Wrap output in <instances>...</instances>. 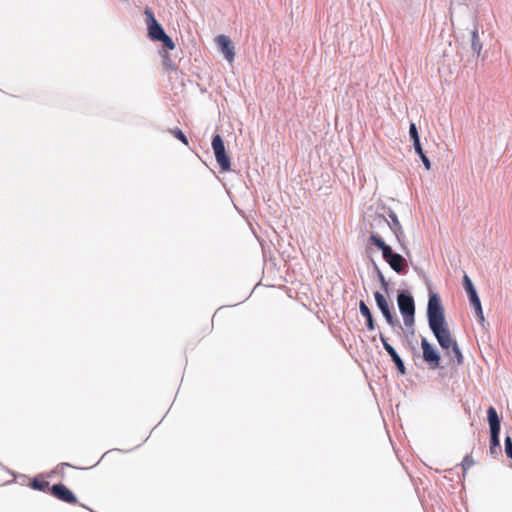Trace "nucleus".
Listing matches in <instances>:
<instances>
[{
    "label": "nucleus",
    "mask_w": 512,
    "mask_h": 512,
    "mask_svg": "<svg viewBox=\"0 0 512 512\" xmlns=\"http://www.w3.org/2000/svg\"><path fill=\"white\" fill-rule=\"evenodd\" d=\"M380 280H381V282H382V284H383L384 288L386 289V287H387V283H386V281H385V279H384V277H383V275H382V274H380Z\"/></svg>",
    "instance_id": "c85d7f7f"
},
{
    "label": "nucleus",
    "mask_w": 512,
    "mask_h": 512,
    "mask_svg": "<svg viewBox=\"0 0 512 512\" xmlns=\"http://www.w3.org/2000/svg\"><path fill=\"white\" fill-rule=\"evenodd\" d=\"M380 340H381V342L383 344V347L386 350V352L391 356V358H392L393 362L395 363L398 371L402 375H404L406 373L405 366H404V363H403L402 359L397 354L396 350L388 343L387 338L383 334H380Z\"/></svg>",
    "instance_id": "ddd939ff"
},
{
    "label": "nucleus",
    "mask_w": 512,
    "mask_h": 512,
    "mask_svg": "<svg viewBox=\"0 0 512 512\" xmlns=\"http://www.w3.org/2000/svg\"><path fill=\"white\" fill-rule=\"evenodd\" d=\"M145 14V22L148 29V36L151 40L157 41L161 38L165 32L162 26L156 20L152 10L150 8H146L144 11Z\"/></svg>",
    "instance_id": "0eeeda50"
},
{
    "label": "nucleus",
    "mask_w": 512,
    "mask_h": 512,
    "mask_svg": "<svg viewBox=\"0 0 512 512\" xmlns=\"http://www.w3.org/2000/svg\"><path fill=\"white\" fill-rule=\"evenodd\" d=\"M466 292H467V294L469 296V300L478 297V294H477V291H476L475 288H472V289H470V290H468Z\"/></svg>",
    "instance_id": "cd10ccee"
},
{
    "label": "nucleus",
    "mask_w": 512,
    "mask_h": 512,
    "mask_svg": "<svg viewBox=\"0 0 512 512\" xmlns=\"http://www.w3.org/2000/svg\"><path fill=\"white\" fill-rule=\"evenodd\" d=\"M391 222L389 226V230L393 231L398 241H401V238L403 237V230L401 227V224L397 218V216L394 213L390 214Z\"/></svg>",
    "instance_id": "2eb2a0df"
},
{
    "label": "nucleus",
    "mask_w": 512,
    "mask_h": 512,
    "mask_svg": "<svg viewBox=\"0 0 512 512\" xmlns=\"http://www.w3.org/2000/svg\"><path fill=\"white\" fill-rule=\"evenodd\" d=\"M427 315L429 327L442 349L448 351L453 348L457 342L451 336L445 320L444 309L437 294H431L429 297ZM447 354L449 355V352Z\"/></svg>",
    "instance_id": "f257e3e1"
},
{
    "label": "nucleus",
    "mask_w": 512,
    "mask_h": 512,
    "mask_svg": "<svg viewBox=\"0 0 512 512\" xmlns=\"http://www.w3.org/2000/svg\"><path fill=\"white\" fill-rule=\"evenodd\" d=\"M425 168L427 170H429L431 168V163H430V160L427 158V156L425 154H422V155H419Z\"/></svg>",
    "instance_id": "bb28decb"
},
{
    "label": "nucleus",
    "mask_w": 512,
    "mask_h": 512,
    "mask_svg": "<svg viewBox=\"0 0 512 512\" xmlns=\"http://www.w3.org/2000/svg\"><path fill=\"white\" fill-rule=\"evenodd\" d=\"M475 464V461L472 457V455L468 454L466 455L462 462H461V467H462V474H463V478L466 477V474H467V471Z\"/></svg>",
    "instance_id": "a211bd4d"
},
{
    "label": "nucleus",
    "mask_w": 512,
    "mask_h": 512,
    "mask_svg": "<svg viewBox=\"0 0 512 512\" xmlns=\"http://www.w3.org/2000/svg\"><path fill=\"white\" fill-rule=\"evenodd\" d=\"M359 309H360V312L361 314L366 318L367 320V327L369 330H374L375 328V325H374V320H373V317H372V314H371V311L370 309L368 308V306L365 304L364 301H360L359 303Z\"/></svg>",
    "instance_id": "dca6fc26"
},
{
    "label": "nucleus",
    "mask_w": 512,
    "mask_h": 512,
    "mask_svg": "<svg viewBox=\"0 0 512 512\" xmlns=\"http://www.w3.org/2000/svg\"><path fill=\"white\" fill-rule=\"evenodd\" d=\"M488 422L490 426V452L497 454L500 450V419L494 407L490 406L487 410Z\"/></svg>",
    "instance_id": "20e7f679"
},
{
    "label": "nucleus",
    "mask_w": 512,
    "mask_h": 512,
    "mask_svg": "<svg viewBox=\"0 0 512 512\" xmlns=\"http://www.w3.org/2000/svg\"><path fill=\"white\" fill-rule=\"evenodd\" d=\"M157 41L162 42L163 45L169 50H173L175 48V43L166 33Z\"/></svg>",
    "instance_id": "412c9836"
},
{
    "label": "nucleus",
    "mask_w": 512,
    "mask_h": 512,
    "mask_svg": "<svg viewBox=\"0 0 512 512\" xmlns=\"http://www.w3.org/2000/svg\"><path fill=\"white\" fill-rule=\"evenodd\" d=\"M471 47H472L474 52H476L477 54H480L481 49H482V44H481V42L479 40L478 31L476 29L472 32Z\"/></svg>",
    "instance_id": "6ab92c4d"
},
{
    "label": "nucleus",
    "mask_w": 512,
    "mask_h": 512,
    "mask_svg": "<svg viewBox=\"0 0 512 512\" xmlns=\"http://www.w3.org/2000/svg\"><path fill=\"white\" fill-rule=\"evenodd\" d=\"M50 493L57 499L68 503L77 504V498L71 490L63 484H55L51 487Z\"/></svg>",
    "instance_id": "1a4fd4ad"
},
{
    "label": "nucleus",
    "mask_w": 512,
    "mask_h": 512,
    "mask_svg": "<svg viewBox=\"0 0 512 512\" xmlns=\"http://www.w3.org/2000/svg\"><path fill=\"white\" fill-rule=\"evenodd\" d=\"M470 303H471L472 307L474 308L480 323H483L485 318H484V315H483L482 306H481V302H480L479 297L470 299Z\"/></svg>",
    "instance_id": "f3484780"
},
{
    "label": "nucleus",
    "mask_w": 512,
    "mask_h": 512,
    "mask_svg": "<svg viewBox=\"0 0 512 512\" xmlns=\"http://www.w3.org/2000/svg\"><path fill=\"white\" fill-rule=\"evenodd\" d=\"M398 307L403 316L404 324L411 327L414 324L415 303L411 295L404 292L399 293L397 297Z\"/></svg>",
    "instance_id": "39448f33"
},
{
    "label": "nucleus",
    "mask_w": 512,
    "mask_h": 512,
    "mask_svg": "<svg viewBox=\"0 0 512 512\" xmlns=\"http://www.w3.org/2000/svg\"><path fill=\"white\" fill-rule=\"evenodd\" d=\"M421 347L423 350V359L430 365V368L435 369L440 364V356L426 338H422Z\"/></svg>",
    "instance_id": "6e6552de"
},
{
    "label": "nucleus",
    "mask_w": 512,
    "mask_h": 512,
    "mask_svg": "<svg viewBox=\"0 0 512 512\" xmlns=\"http://www.w3.org/2000/svg\"><path fill=\"white\" fill-rule=\"evenodd\" d=\"M409 134H410L412 141L419 140L418 131H417L416 125L414 123L410 124Z\"/></svg>",
    "instance_id": "b1692460"
},
{
    "label": "nucleus",
    "mask_w": 512,
    "mask_h": 512,
    "mask_svg": "<svg viewBox=\"0 0 512 512\" xmlns=\"http://www.w3.org/2000/svg\"><path fill=\"white\" fill-rule=\"evenodd\" d=\"M215 42L226 60L230 63L233 62L235 58V49L230 38L226 35H219L216 37Z\"/></svg>",
    "instance_id": "9d476101"
},
{
    "label": "nucleus",
    "mask_w": 512,
    "mask_h": 512,
    "mask_svg": "<svg viewBox=\"0 0 512 512\" xmlns=\"http://www.w3.org/2000/svg\"><path fill=\"white\" fill-rule=\"evenodd\" d=\"M372 243L382 251L383 258L388 262L394 271L400 273L405 269L406 260L400 254L393 253L391 247L383 241L382 237L373 235Z\"/></svg>",
    "instance_id": "7ed1b4c3"
},
{
    "label": "nucleus",
    "mask_w": 512,
    "mask_h": 512,
    "mask_svg": "<svg viewBox=\"0 0 512 512\" xmlns=\"http://www.w3.org/2000/svg\"><path fill=\"white\" fill-rule=\"evenodd\" d=\"M427 315L429 327L442 349L448 351L453 348L457 342L451 336L445 320L444 309L437 294H431L429 297ZM447 354L449 355V352Z\"/></svg>",
    "instance_id": "f03ea898"
},
{
    "label": "nucleus",
    "mask_w": 512,
    "mask_h": 512,
    "mask_svg": "<svg viewBox=\"0 0 512 512\" xmlns=\"http://www.w3.org/2000/svg\"><path fill=\"white\" fill-rule=\"evenodd\" d=\"M505 453L507 457L512 459V439L510 436L505 438Z\"/></svg>",
    "instance_id": "5701e85b"
},
{
    "label": "nucleus",
    "mask_w": 512,
    "mask_h": 512,
    "mask_svg": "<svg viewBox=\"0 0 512 512\" xmlns=\"http://www.w3.org/2000/svg\"><path fill=\"white\" fill-rule=\"evenodd\" d=\"M30 487L42 491V492H50L49 482L43 476H37L30 482Z\"/></svg>",
    "instance_id": "4468645a"
},
{
    "label": "nucleus",
    "mask_w": 512,
    "mask_h": 512,
    "mask_svg": "<svg viewBox=\"0 0 512 512\" xmlns=\"http://www.w3.org/2000/svg\"><path fill=\"white\" fill-rule=\"evenodd\" d=\"M375 301L377 303L378 308L381 310L383 316L387 320V322L391 326H395L398 323V320L394 318L393 314L391 313V310L389 308V304L386 300V298L380 293L375 292L374 293Z\"/></svg>",
    "instance_id": "f8f14e48"
},
{
    "label": "nucleus",
    "mask_w": 512,
    "mask_h": 512,
    "mask_svg": "<svg viewBox=\"0 0 512 512\" xmlns=\"http://www.w3.org/2000/svg\"><path fill=\"white\" fill-rule=\"evenodd\" d=\"M212 148L217 163L222 171H228L231 168L229 156L226 154L225 145L220 135H215L212 140Z\"/></svg>",
    "instance_id": "423d86ee"
},
{
    "label": "nucleus",
    "mask_w": 512,
    "mask_h": 512,
    "mask_svg": "<svg viewBox=\"0 0 512 512\" xmlns=\"http://www.w3.org/2000/svg\"><path fill=\"white\" fill-rule=\"evenodd\" d=\"M463 280H464V288L466 291L474 288V285L468 275L465 274L463 277Z\"/></svg>",
    "instance_id": "393cba45"
},
{
    "label": "nucleus",
    "mask_w": 512,
    "mask_h": 512,
    "mask_svg": "<svg viewBox=\"0 0 512 512\" xmlns=\"http://www.w3.org/2000/svg\"><path fill=\"white\" fill-rule=\"evenodd\" d=\"M390 222L388 219L380 214H376L370 223V241L372 242L373 235L381 237V232L389 230Z\"/></svg>",
    "instance_id": "9b49d317"
},
{
    "label": "nucleus",
    "mask_w": 512,
    "mask_h": 512,
    "mask_svg": "<svg viewBox=\"0 0 512 512\" xmlns=\"http://www.w3.org/2000/svg\"><path fill=\"white\" fill-rule=\"evenodd\" d=\"M413 145H414L415 151L418 155L424 154L420 140L413 141Z\"/></svg>",
    "instance_id": "a878e982"
},
{
    "label": "nucleus",
    "mask_w": 512,
    "mask_h": 512,
    "mask_svg": "<svg viewBox=\"0 0 512 512\" xmlns=\"http://www.w3.org/2000/svg\"><path fill=\"white\" fill-rule=\"evenodd\" d=\"M169 133L172 134L178 140H180L184 145H188V139L180 129H169Z\"/></svg>",
    "instance_id": "aec40b11"
},
{
    "label": "nucleus",
    "mask_w": 512,
    "mask_h": 512,
    "mask_svg": "<svg viewBox=\"0 0 512 512\" xmlns=\"http://www.w3.org/2000/svg\"><path fill=\"white\" fill-rule=\"evenodd\" d=\"M453 356L457 362L458 365H461L463 363V355L458 347V344L454 345L453 348H451Z\"/></svg>",
    "instance_id": "4be33fe9"
}]
</instances>
